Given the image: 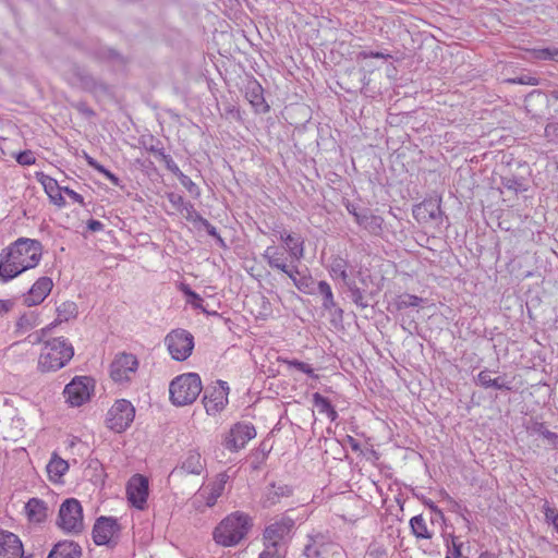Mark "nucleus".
<instances>
[{
  "label": "nucleus",
  "instance_id": "f257e3e1",
  "mask_svg": "<svg viewBox=\"0 0 558 558\" xmlns=\"http://www.w3.org/2000/svg\"><path fill=\"white\" fill-rule=\"evenodd\" d=\"M43 245L37 240L20 238L0 254V278L9 281L38 265Z\"/></svg>",
  "mask_w": 558,
  "mask_h": 558
},
{
  "label": "nucleus",
  "instance_id": "f03ea898",
  "mask_svg": "<svg viewBox=\"0 0 558 558\" xmlns=\"http://www.w3.org/2000/svg\"><path fill=\"white\" fill-rule=\"evenodd\" d=\"M74 354L72 344L64 338H53L44 343L38 357V369L43 373L62 368Z\"/></svg>",
  "mask_w": 558,
  "mask_h": 558
},
{
  "label": "nucleus",
  "instance_id": "7ed1b4c3",
  "mask_svg": "<svg viewBox=\"0 0 558 558\" xmlns=\"http://www.w3.org/2000/svg\"><path fill=\"white\" fill-rule=\"evenodd\" d=\"M250 518L247 514L235 512L228 515L214 531V539L222 546L238 544L247 533Z\"/></svg>",
  "mask_w": 558,
  "mask_h": 558
},
{
  "label": "nucleus",
  "instance_id": "20e7f679",
  "mask_svg": "<svg viewBox=\"0 0 558 558\" xmlns=\"http://www.w3.org/2000/svg\"><path fill=\"white\" fill-rule=\"evenodd\" d=\"M202 380L196 373L177 376L169 386L170 400L174 405L192 404L202 392Z\"/></svg>",
  "mask_w": 558,
  "mask_h": 558
},
{
  "label": "nucleus",
  "instance_id": "39448f33",
  "mask_svg": "<svg viewBox=\"0 0 558 558\" xmlns=\"http://www.w3.org/2000/svg\"><path fill=\"white\" fill-rule=\"evenodd\" d=\"M57 525L66 534L77 535L84 531L83 508L75 498L65 499L59 509Z\"/></svg>",
  "mask_w": 558,
  "mask_h": 558
},
{
  "label": "nucleus",
  "instance_id": "423d86ee",
  "mask_svg": "<svg viewBox=\"0 0 558 558\" xmlns=\"http://www.w3.org/2000/svg\"><path fill=\"white\" fill-rule=\"evenodd\" d=\"M135 417V408L125 399L117 400L108 410L106 425L116 433H122L129 428Z\"/></svg>",
  "mask_w": 558,
  "mask_h": 558
},
{
  "label": "nucleus",
  "instance_id": "0eeeda50",
  "mask_svg": "<svg viewBox=\"0 0 558 558\" xmlns=\"http://www.w3.org/2000/svg\"><path fill=\"white\" fill-rule=\"evenodd\" d=\"M165 343L173 360L185 361L194 349V337L187 330L179 328L166 336Z\"/></svg>",
  "mask_w": 558,
  "mask_h": 558
},
{
  "label": "nucleus",
  "instance_id": "6e6552de",
  "mask_svg": "<svg viewBox=\"0 0 558 558\" xmlns=\"http://www.w3.org/2000/svg\"><path fill=\"white\" fill-rule=\"evenodd\" d=\"M294 527V520L287 514L277 517L264 531V545L283 549L286 538Z\"/></svg>",
  "mask_w": 558,
  "mask_h": 558
},
{
  "label": "nucleus",
  "instance_id": "1a4fd4ad",
  "mask_svg": "<svg viewBox=\"0 0 558 558\" xmlns=\"http://www.w3.org/2000/svg\"><path fill=\"white\" fill-rule=\"evenodd\" d=\"M138 360L132 353H118L110 364V377L119 384H128L135 376L138 368Z\"/></svg>",
  "mask_w": 558,
  "mask_h": 558
},
{
  "label": "nucleus",
  "instance_id": "9d476101",
  "mask_svg": "<svg viewBox=\"0 0 558 558\" xmlns=\"http://www.w3.org/2000/svg\"><path fill=\"white\" fill-rule=\"evenodd\" d=\"M413 216L420 223L434 222L436 225L442 221L441 198L430 197L417 204L413 208Z\"/></svg>",
  "mask_w": 558,
  "mask_h": 558
},
{
  "label": "nucleus",
  "instance_id": "9b49d317",
  "mask_svg": "<svg viewBox=\"0 0 558 558\" xmlns=\"http://www.w3.org/2000/svg\"><path fill=\"white\" fill-rule=\"evenodd\" d=\"M256 436L255 427L248 423H236L232 426L225 439L227 449L238 451Z\"/></svg>",
  "mask_w": 558,
  "mask_h": 558
},
{
  "label": "nucleus",
  "instance_id": "f8f14e48",
  "mask_svg": "<svg viewBox=\"0 0 558 558\" xmlns=\"http://www.w3.org/2000/svg\"><path fill=\"white\" fill-rule=\"evenodd\" d=\"M64 398L72 407H80L90 397V379L76 377L68 384L63 391Z\"/></svg>",
  "mask_w": 558,
  "mask_h": 558
},
{
  "label": "nucleus",
  "instance_id": "ddd939ff",
  "mask_svg": "<svg viewBox=\"0 0 558 558\" xmlns=\"http://www.w3.org/2000/svg\"><path fill=\"white\" fill-rule=\"evenodd\" d=\"M227 481L228 475L226 473H220L210 485L198 490L194 498V505L197 509L201 508L203 502L206 507H213L217 502V499L222 495Z\"/></svg>",
  "mask_w": 558,
  "mask_h": 558
},
{
  "label": "nucleus",
  "instance_id": "4468645a",
  "mask_svg": "<svg viewBox=\"0 0 558 558\" xmlns=\"http://www.w3.org/2000/svg\"><path fill=\"white\" fill-rule=\"evenodd\" d=\"M129 501L137 509H144L148 497V481L142 475H134L126 487Z\"/></svg>",
  "mask_w": 558,
  "mask_h": 558
},
{
  "label": "nucleus",
  "instance_id": "2eb2a0df",
  "mask_svg": "<svg viewBox=\"0 0 558 558\" xmlns=\"http://www.w3.org/2000/svg\"><path fill=\"white\" fill-rule=\"evenodd\" d=\"M119 532L117 519L100 517L93 527V539L97 545H108Z\"/></svg>",
  "mask_w": 558,
  "mask_h": 558
},
{
  "label": "nucleus",
  "instance_id": "dca6fc26",
  "mask_svg": "<svg viewBox=\"0 0 558 558\" xmlns=\"http://www.w3.org/2000/svg\"><path fill=\"white\" fill-rule=\"evenodd\" d=\"M53 287V282L49 277H40L31 287L28 292L23 295V303L26 306H35L44 302L49 295Z\"/></svg>",
  "mask_w": 558,
  "mask_h": 558
},
{
  "label": "nucleus",
  "instance_id": "f3484780",
  "mask_svg": "<svg viewBox=\"0 0 558 558\" xmlns=\"http://www.w3.org/2000/svg\"><path fill=\"white\" fill-rule=\"evenodd\" d=\"M23 544L17 535L0 529V558H19Z\"/></svg>",
  "mask_w": 558,
  "mask_h": 558
},
{
  "label": "nucleus",
  "instance_id": "a211bd4d",
  "mask_svg": "<svg viewBox=\"0 0 558 558\" xmlns=\"http://www.w3.org/2000/svg\"><path fill=\"white\" fill-rule=\"evenodd\" d=\"M206 463L202 459L201 453L191 450L186 453L181 465L173 470L174 472H184L186 474L201 475L205 471Z\"/></svg>",
  "mask_w": 558,
  "mask_h": 558
},
{
  "label": "nucleus",
  "instance_id": "6ab92c4d",
  "mask_svg": "<svg viewBox=\"0 0 558 558\" xmlns=\"http://www.w3.org/2000/svg\"><path fill=\"white\" fill-rule=\"evenodd\" d=\"M280 240L286 244L290 257L296 262L304 257V240L287 231L280 232Z\"/></svg>",
  "mask_w": 558,
  "mask_h": 558
},
{
  "label": "nucleus",
  "instance_id": "aec40b11",
  "mask_svg": "<svg viewBox=\"0 0 558 558\" xmlns=\"http://www.w3.org/2000/svg\"><path fill=\"white\" fill-rule=\"evenodd\" d=\"M46 470L51 482L63 483L62 477L69 471V462L53 452Z\"/></svg>",
  "mask_w": 558,
  "mask_h": 558
},
{
  "label": "nucleus",
  "instance_id": "412c9836",
  "mask_svg": "<svg viewBox=\"0 0 558 558\" xmlns=\"http://www.w3.org/2000/svg\"><path fill=\"white\" fill-rule=\"evenodd\" d=\"M82 549L78 544L72 541L57 543L47 558H80Z\"/></svg>",
  "mask_w": 558,
  "mask_h": 558
},
{
  "label": "nucleus",
  "instance_id": "4be33fe9",
  "mask_svg": "<svg viewBox=\"0 0 558 558\" xmlns=\"http://www.w3.org/2000/svg\"><path fill=\"white\" fill-rule=\"evenodd\" d=\"M292 494V489L288 485H269L263 496V507L270 508L278 504L282 497H289Z\"/></svg>",
  "mask_w": 558,
  "mask_h": 558
},
{
  "label": "nucleus",
  "instance_id": "5701e85b",
  "mask_svg": "<svg viewBox=\"0 0 558 558\" xmlns=\"http://www.w3.org/2000/svg\"><path fill=\"white\" fill-rule=\"evenodd\" d=\"M245 96L256 112L265 113L269 110V106L264 98L263 88L257 82L248 84Z\"/></svg>",
  "mask_w": 558,
  "mask_h": 558
},
{
  "label": "nucleus",
  "instance_id": "b1692460",
  "mask_svg": "<svg viewBox=\"0 0 558 558\" xmlns=\"http://www.w3.org/2000/svg\"><path fill=\"white\" fill-rule=\"evenodd\" d=\"M25 512L29 521L41 523L48 515V507L44 500L31 498L25 505Z\"/></svg>",
  "mask_w": 558,
  "mask_h": 558
},
{
  "label": "nucleus",
  "instance_id": "393cba45",
  "mask_svg": "<svg viewBox=\"0 0 558 558\" xmlns=\"http://www.w3.org/2000/svg\"><path fill=\"white\" fill-rule=\"evenodd\" d=\"M263 258L270 268L281 270L284 274L291 268L287 265L283 254L275 246H268L263 253Z\"/></svg>",
  "mask_w": 558,
  "mask_h": 558
},
{
  "label": "nucleus",
  "instance_id": "a878e982",
  "mask_svg": "<svg viewBox=\"0 0 558 558\" xmlns=\"http://www.w3.org/2000/svg\"><path fill=\"white\" fill-rule=\"evenodd\" d=\"M227 393L223 391H215L213 395H205L203 403L208 414H216L227 404Z\"/></svg>",
  "mask_w": 558,
  "mask_h": 558
},
{
  "label": "nucleus",
  "instance_id": "bb28decb",
  "mask_svg": "<svg viewBox=\"0 0 558 558\" xmlns=\"http://www.w3.org/2000/svg\"><path fill=\"white\" fill-rule=\"evenodd\" d=\"M56 312L57 318L53 325L76 318L78 314V308L76 303H74L73 301H65L62 302L59 306H57Z\"/></svg>",
  "mask_w": 558,
  "mask_h": 558
},
{
  "label": "nucleus",
  "instance_id": "cd10ccee",
  "mask_svg": "<svg viewBox=\"0 0 558 558\" xmlns=\"http://www.w3.org/2000/svg\"><path fill=\"white\" fill-rule=\"evenodd\" d=\"M286 275L292 280L293 284L304 293L312 292V286L314 283L312 277L300 276L298 267H291Z\"/></svg>",
  "mask_w": 558,
  "mask_h": 558
},
{
  "label": "nucleus",
  "instance_id": "c85d7f7f",
  "mask_svg": "<svg viewBox=\"0 0 558 558\" xmlns=\"http://www.w3.org/2000/svg\"><path fill=\"white\" fill-rule=\"evenodd\" d=\"M45 191L49 195L50 199L58 206L64 205V198L61 195V187L58 185L57 181L50 177H45L41 181Z\"/></svg>",
  "mask_w": 558,
  "mask_h": 558
},
{
  "label": "nucleus",
  "instance_id": "c756f323",
  "mask_svg": "<svg viewBox=\"0 0 558 558\" xmlns=\"http://www.w3.org/2000/svg\"><path fill=\"white\" fill-rule=\"evenodd\" d=\"M313 403L317 408L319 413H324L330 421H336L338 414L330 401L318 392L313 395Z\"/></svg>",
  "mask_w": 558,
  "mask_h": 558
},
{
  "label": "nucleus",
  "instance_id": "7c9ffc66",
  "mask_svg": "<svg viewBox=\"0 0 558 558\" xmlns=\"http://www.w3.org/2000/svg\"><path fill=\"white\" fill-rule=\"evenodd\" d=\"M410 526L413 534L417 538L429 539L433 536V533L427 527V522L423 518V515H415L410 520Z\"/></svg>",
  "mask_w": 558,
  "mask_h": 558
},
{
  "label": "nucleus",
  "instance_id": "2f4dec72",
  "mask_svg": "<svg viewBox=\"0 0 558 558\" xmlns=\"http://www.w3.org/2000/svg\"><path fill=\"white\" fill-rule=\"evenodd\" d=\"M39 324V315L35 311H28L22 314L17 322L16 327L20 331L26 332Z\"/></svg>",
  "mask_w": 558,
  "mask_h": 558
},
{
  "label": "nucleus",
  "instance_id": "473e14b6",
  "mask_svg": "<svg viewBox=\"0 0 558 558\" xmlns=\"http://www.w3.org/2000/svg\"><path fill=\"white\" fill-rule=\"evenodd\" d=\"M477 384L484 388L510 389L500 378H492L490 372L485 369L477 375Z\"/></svg>",
  "mask_w": 558,
  "mask_h": 558
},
{
  "label": "nucleus",
  "instance_id": "72a5a7b5",
  "mask_svg": "<svg viewBox=\"0 0 558 558\" xmlns=\"http://www.w3.org/2000/svg\"><path fill=\"white\" fill-rule=\"evenodd\" d=\"M317 289L318 293L323 296V307L327 311L336 308V303L333 300V294L330 284L326 281H319L317 284Z\"/></svg>",
  "mask_w": 558,
  "mask_h": 558
},
{
  "label": "nucleus",
  "instance_id": "f704fd0d",
  "mask_svg": "<svg viewBox=\"0 0 558 558\" xmlns=\"http://www.w3.org/2000/svg\"><path fill=\"white\" fill-rule=\"evenodd\" d=\"M424 302L423 299L416 296V295H412V294H401L399 295L392 303V305L401 311V310H404V308H408V307H415V306H418L421 305L422 303Z\"/></svg>",
  "mask_w": 558,
  "mask_h": 558
},
{
  "label": "nucleus",
  "instance_id": "c9c22d12",
  "mask_svg": "<svg viewBox=\"0 0 558 558\" xmlns=\"http://www.w3.org/2000/svg\"><path fill=\"white\" fill-rule=\"evenodd\" d=\"M383 218L379 216H364L361 220V225L364 226L366 230L376 235L380 234L383 231Z\"/></svg>",
  "mask_w": 558,
  "mask_h": 558
},
{
  "label": "nucleus",
  "instance_id": "e433bc0d",
  "mask_svg": "<svg viewBox=\"0 0 558 558\" xmlns=\"http://www.w3.org/2000/svg\"><path fill=\"white\" fill-rule=\"evenodd\" d=\"M182 291L184 292V294L189 298L187 302L194 307V308H197V310H201L203 313H206L208 315L213 314V315H216L217 312H209L205 306H204V300L196 293L194 292L193 290L190 289V287L187 286H184Z\"/></svg>",
  "mask_w": 558,
  "mask_h": 558
},
{
  "label": "nucleus",
  "instance_id": "4c0bfd02",
  "mask_svg": "<svg viewBox=\"0 0 558 558\" xmlns=\"http://www.w3.org/2000/svg\"><path fill=\"white\" fill-rule=\"evenodd\" d=\"M345 286L349 289L350 298L357 306L363 308L368 306V302L365 300L364 294L352 280L347 282Z\"/></svg>",
  "mask_w": 558,
  "mask_h": 558
},
{
  "label": "nucleus",
  "instance_id": "58836bf2",
  "mask_svg": "<svg viewBox=\"0 0 558 558\" xmlns=\"http://www.w3.org/2000/svg\"><path fill=\"white\" fill-rule=\"evenodd\" d=\"M331 276L336 279H341L344 284L351 281L347 274L345 263L343 259H336L331 266Z\"/></svg>",
  "mask_w": 558,
  "mask_h": 558
},
{
  "label": "nucleus",
  "instance_id": "ea45409f",
  "mask_svg": "<svg viewBox=\"0 0 558 558\" xmlns=\"http://www.w3.org/2000/svg\"><path fill=\"white\" fill-rule=\"evenodd\" d=\"M534 59L538 60H554L558 62V48H542L532 50Z\"/></svg>",
  "mask_w": 558,
  "mask_h": 558
},
{
  "label": "nucleus",
  "instance_id": "a19ab883",
  "mask_svg": "<svg viewBox=\"0 0 558 558\" xmlns=\"http://www.w3.org/2000/svg\"><path fill=\"white\" fill-rule=\"evenodd\" d=\"M543 513L547 523L551 524L558 533V510L545 501L543 507Z\"/></svg>",
  "mask_w": 558,
  "mask_h": 558
},
{
  "label": "nucleus",
  "instance_id": "79ce46f5",
  "mask_svg": "<svg viewBox=\"0 0 558 558\" xmlns=\"http://www.w3.org/2000/svg\"><path fill=\"white\" fill-rule=\"evenodd\" d=\"M323 544L314 538H310L308 544L305 545L304 555L307 558H318L322 554Z\"/></svg>",
  "mask_w": 558,
  "mask_h": 558
},
{
  "label": "nucleus",
  "instance_id": "37998d69",
  "mask_svg": "<svg viewBox=\"0 0 558 558\" xmlns=\"http://www.w3.org/2000/svg\"><path fill=\"white\" fill-rule=\"evenodd\" d=\"M284 363H287L290 367H294L304 374L315 377L313 367L307 363L298 360H284Z\"/></svg>",
  "mask_w": 558,
  "mask_h": 558
},
{
  "label": "nucleus",
  "instance_id": "c03bdc74",
  "mask_svg": "<svg viewBox=\"0 0 558 558\" xmlns=\"http://www.w3.org/2000/svg\"><path fill=\"white\" fill-rule=\"evenodd\" d=\"M158 158L165 162L168 170L179 175L181 171L170 155L166 154L165 150H158Z\"/></svg>",
  "mask_w": 558,
  "mask_h": 558
},
{
  "label": "nucleus",
  "instance_id": "a18cd8bd",
  "mask_svg": "<svg viewBox=\"0 0 558 558\" xmlns=\"http://www.w3.org/2000/svg\"><path fill=\"white\" fill-rule=\"evenodd\" d=\"M203 229L206 230V232L216 239L217 243L219 244L220 247H227V244L226 242L223 241V239L219 235V233L217 232V229L206 219L205 221H203V225L202 227Z\"/></svg>",
  "mask_w": 558,
  "mask_h": 558
},
{
  "label": "nucleus",
  "instance_id": "49530a36",
  "mask_svg": "<svg viewBox=\"0 0 558 558\" xmlns=\"http://www.w3.org/2000/svg\"><path fill=\"white\" fill-rule=\"evenodd\" d=\"M449 537L451 538V547L448 546L447 556H449L450 558H451V556L454 558H461L463 544L461 542H459L458 537H456L453 535H450Z\"/></svg>",
  "mask_w": 558,
  "mask_h": 558
},
{
  "label": "nucleus",
  "instance_id": "de8ad7c7",
  "mask_svg": "<svg viewBox=\"0 0 558 558\" xmlns=\"http://www.w3.org/2000/svg\"><path fill=\"white\" fill-rule=\"evenodd\" d=\"M167 199L178 211H181L184 205L187 203L184 201L182 195L173 192L167 194Z\"/></svg>",
  "mask_w": 558,
  "mask_h": 558
},
{
  "label": "nucleus",
  "instance_id": "09e8293b",
  "mask_svg": "<svg viewBox=\"0 0 558 558\" xmlns=\"http://www.w3.org/2000/svg\"><path fill=\"white\" fill-rule=\"evenodd\" d=\"M284 550L265 546V549L260 553L259 558H283Z\"/></svg>",
  "mask_w": 558,
  "mask_h": 558
},
{
  "label": "nucleus",
  "instance_id": "8fccbe9b",
  "mask_svg": "<svg viewBox=\"0 0 558 558\" xmlns=\"http://www.w3.org/2000/svg\"><path fill=\"white\" fill-rule=\"evenodd\" d=\"M179 179L181 184L192 194L198 195V189L196 184L185 174L182 172L179 173Z\"/></svg>",
  "mask_w": 558,
  "mask_h": 558
},
{
  "label": "nucleus",
  "instance_id": "3c124183",
  "mask_svg": "<svg viewBox=\"0 0 558 558\" xmlns=\"http://www.w3.org/2000/svg\"><path fill=\"white\" fill-rule=\"evenodd\" d=\"M16 161L22 166H31L35 162V157L32 151H22L17 155Z\"/></svg>",
  "mask_w": 558,
  "mask_h": 558
},
{
  "label": "nucleus",
  "instance_id": "603ef678",
  "mask_svg": "<svg viewBox=\"0 0 558 558\" xmlns=\"http://www.w3.org/2000/svg\"><path fill=\"white\" fill-rule=\"evenodd\" d=\"M545 135L550 141H558V123L557 122L548 123L545 128Z\"/></svg>",
  "mask_w": 558,
  "mask_h": 558
},
{
  "label": "nucleus",
  "instance_id": "864d4df0",
  "mask_svg": "<svg viewBox=\"0 0 558 558\" xmlns=\"http://www.w3.org/2000/svg\"><path fill=\"white\" fill-rule=\"evenodd\" d=\"M97 171L99 173H101L105 178H107L112 184L119 185V182H120L119 178L116 174H113L111 171H109L107 168H105L104 166L97 168Z\"/></svg>",
  "mask_w": 558,
  "mask_h": 558
},
{
  "label": "nucleus",
  "instance_id": "5fc2aeb1",
  "mask_svg": "<svg viewBox=\"0 0 558 558\" xmlns=\"http://www.w3.org/2000/svg\"><path fill=\"white\" fill-rule=\"evenodd\" d=\"M511 82L522 84V85H531V86H535L538 84V80L536 77L526 76V75L513 78V80H511Z\"/></svg>",
  "mask_w": 558,
  "mask_h": 558
},
{
  "label": "nucleus",
  "instance_id": "6e6d98bb",
  "mask_svg": "<svg viewBox=\"0 0 558 558\" xmlns=\"http://www.w3.org/2000/svg\"><path fill=\"white\" fill-rule=\"evenodd\" d=\"M75 75L81 81V83L86 87L89 86L93 82V78L78 68H75Z\"/></svg>",
  "mask_w": 558,
  "mask_h": 558
},
{
  "label": "nucleus",
  "instance_id": "4d7b16f0",
  "mask_svg": "<svg viewBox=\"0 0 558 558\" xmlns=\"http://www.w3.org/2000/svg\"><path fill=\"white\" fill-rule=\"evenodd\" d=\"M184 218L189 221L192 216L197 213L196 209L194 208V205L190 202H187L184 207L182 208V210L180 211Z\"/></svg>",
  "mask_w": 558,
  "mask_h": 558
},
{
  "label": "nucleus",
  "instance_id": "13d9d810",
  "mask_svg": "<svg viewBox=\"0 0 558 558\" xmlns=\"http://www.w3.org/2000/svg\"><path fill=\"white\" fill-rule=\"evenodd\" d=\"M66 195H69L74 202L78 204H84V198L81 194L76 193L70 187H63L62 189Z\"/></svg>",
  "mask_w": 558,
  "mask_h": 558
},
{
  "label": "nucleus",
  "instance_id": "bf43d9fd",
  "mask_svg": "<svg viewBox=\"0 0 558 558\" xmlns=\"http://www.w3.org/2000/svg\"><path fill=\"white\" fill-rule=\"evenodd\" d=\"M87 228L93 232L101 231L104 229V223L99 220L90 219L87 222Z\"/></svg>",
  "mask_w": 558,
  "mask_h": 558
},
{
  "label": "nucleus",
  "instance_id": "052dcab7",
  "mask_svg": "<svg viewBox=\"0 0 558 558\" xmlns=\"http://www.w3.org/2000/svg\"><path fill=\"white\" fill-rule=\"evenodd\" d=\"M14 303L11 300H0V315L10 312Z\"/></svg>",
  "mask_w": 558,
  "mask_h": 558
},
{
  "label": "nucleus",
  "instance_id": "680f3d73",
  "mask_svg": "<svg viewBox=\"0 0 558 558\" xmlns=\"http://www.w3.org/2000/svg\"><path fill=\"white\" fill-rule=\"evenodd\" d=\"M205 220L206 219L202 217L198 213H195L189 221L192 222L195 228L201 229L203 221Z\"/></svg>",
  "mask_w": 558,
  "mask_h": 558
},
{
  "label": "nucleus",
  "instance_id": "e2e57ef3",
  "mask_svg": "<svg viewBox=\"0 0 558 558\" xmlns=\"http://www.w3.org/2000/svg\"><path fill=\"white\" fill-rule=\"evenodd\" d=\"M505 186L510 189V190H514L515 192H519V191H524L525 189L523 187L522 183L518 182V181H510L508 180L506 183H505Z\"/></svg>",
  "mask_w": 558,
  "mask_h": 558
},
{
  "label": "nucleus",
  "instance_id": "0e129e2a",
  "mask_svg": "<svg viewBox=\"0 0 558 558\" xmlns=\"http://www.w3.org/2000/svg\"><path fill=\"white\" fill-rule=\"evenodd\" d=\"M542 436L546 439H548L549 441H551L553 444H556L558 441V435L554 432H550L548 429H545L542 432Z\"/></svg>",
  "mask_w": 558,
  "mask_h": 558
},
{
  "label": "nucleus",
  "instance_id": "69168bd1",
  "mask_svg": "<svg viewBox=\"0 0 558 558\" xmlns=\"http://www.w3.org/2000/svg\"><path fill=\"white\" fill-rule=\"evenodd\" d=\"M86 160H87V163L93 167L96 171H97V168L99 167H102L100 163H98L94 158L87 156L86 157Z\"/></svg>",
  "mask_w": 558,
  "mask_h": 558
},
{
  "label": "nucleus",
  "instance_id": "338daca9",
  "mask_svg": "<svg viewBox=\"0 0 558 558\" xmlns=\"http://www.w3.org/2000/svg\"><path fill=\"white\" fill-rule=\"evenodd\" d=\"M478 558H497V557L494 554L485 551V553L481 554Z\"/></svg>",
  "mask_w": 558,
  "mask_h": 558
},
{
  "label": "nucleus",
  "instance_id": "774afa93",
  "mask_svg": "<svg viewBox=\"0 0 558 558\" xmlns=\"http://www.w3.org/2000/svg\"><path fill=\"white\" fill-rule=\"evenodd\" d=\"M462 519H463V521H464V523H465V526H466V527H468V530L470 531V530H471V525H472V523H471L470 519H469L468 517L463 515V514H462Z\"/></svg>",
  "mask_w": 558,
  "mask_h": 558
}]
</instances>
